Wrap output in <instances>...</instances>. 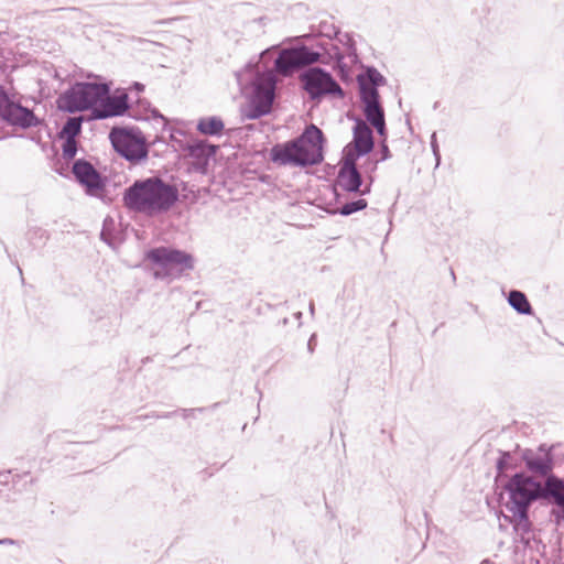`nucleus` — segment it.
Segmentation results:
<instances>
[{
	"label": "nucleus",
	"instance_id": "f257e3e1",
	"mask_svg": "<svg viewBox=\"0 0 564 564\" xmlns=\"http://www.w3.org/2000/svg\"><path fill=\"white\" fill-rule=\"evenodd\" d=\"M503 507L507 511L505 519L509 520L519 534L530 531L528 517L532 502L544 496V489L540 481L524 473L514 474L503 486Z\"/></svg>",
	"mask_w": 564,
	"mask_h": 564
},
{
	"label": "nucleus",
	"instance_id": "f03ea898",
	"mask_svg": "<svg viewBox=\"0 0 564 564\" xmlns=\"http://www.w3.org/2000/svg\"><path fill=\"white\" fill-rule=\"evenodd\" d=\"M177 199V191L158 177L138 181L124 194L126 205L154 215L167 210Z\"/></svg>",
	"mask_w": 564,
	"mask_h": 564
},
{
	"label": "nucleus",
	"instance_id": "7ed1b4c3",
	"mask_svg": "<svg viewBox=\"0 0 564 564\" xmlns=\"http://www.w3.org/2000/svg\"><path fill=\"white\" fill-rule=\"evenodd\" d=\"M322 143V131L316 126L311 124L300 138L273 147L271 159L281 165H314L323 160Z\"/></svg>",
	"mask_w": 564,
	"mask_h": 564
},
{
	"label": "nucleus",
	"instance_id": "20e7f679",
	"mask_svg": "<svg viewBox=\"0 0 564 564\" xmlns=\"http://www.w3.org/2000/svg\"><path fill=\"white\" fill-rule=\"evenodd\" d=\"M155 279L172 281L194 268L192 254L167 247L150 250L145 256Z\"/></svg>",
	"mask_w": 564,
	"mask_h": 564
},
{
	"label": "nucleus",
	"instance_id": "39448f33",
	"mask_svg": "<svg viewBox=\"0 0 564 564\" xmlns=\"http://www.w3.org/2000/svg\"><path fill=\"white\" fill-rule=\"evenodd\" d=\"M107 93L106 84L77 83L58 98V107L68 112L95 110Z\"/></svg>",
	"mask_w": 564,
	"mask_h": 564
},
{
	"label": "nucleus",
	"instance_id": "423d86ee",
	"mask_svg": "<svg viewBox=\"0 0 564 564\" xmlns=\"http://www.w3.org/2000/svg\"><path fill=\"white\" fill-rule=\"evenodd\" d=\"M115 150L129 161H140L148 155L143 133L137 128H113L109 134Z\"/></svg>",
	"mask_w": 564,
	"mask_h": 564
},
{
	"label": "nucleus",
	"instance_id": "0eeeda50",
	"mask_svg": "<svg viewBox=\"0 0 564 564\" xmlns=\"http://www.w3.org/2000/svg\"><path fill=\"white\" fill-rule=\"evenodd\" d=\"M319 56L318 52H314L304 45L283 48L275 59V70L281 75L288 76L301 67L317 62Z\"/></svg>",
	"mask_w": 564,
	"mask_h": 564
},
{
	"label": "nucleus",
	"instance_id": "6e6552de",
	"mask_svg": "<svg viewBox=\"0 0 564 564\" xmlns=\"http://www.w3.org/2000/svg\"><path fill=\"white\" fill-rule=\"evenodd\" d=\"M301 79L305 90L312 98H317L325 94L343 95L341 88L332 76L318 67L310 68L302 75Z\"/></svg>",
	"mask_w": 564,
	"mask_h": 564
},
{
	"label": "nucleus",
	"instance_id": "1a4fd4ad",
	"mask_svg": "<svg viewBox=\"0 0 564 564\" xmlns=\"http://www.w3.org/2000/svg\"><path fill=\"white\" fill-rule=\"evenodd\" d=\"M275 82L271 73L259 75L254 83L251 104L254 107L253 117H260L270 111L274 99Z\"/></svg>",
	"mask_w": 564,
	"mask_h": 564
},
{
	"label": "nucleus",
	"instance_id": "9d476101",
	"mask_svg": "<svg viewBox=\"0 0 564 564\" xmlns=\"http://www.w3.org/2000/svg\"><path fill=\"white\" fill-rule=\"evenodd\" d=\"M361 100L365 106L367 120L373 126L380 135L384 134L386 123L383 109L379 101L377 88L361 82Z\"/></svg>",
	"mask_w": 564,
	"mask_h": 564
},
{
	"label": "nucleus",
	"instance_id": "9b49d317",
	"mask_svg": "<svg viewBox=\"0 0 564 564\" xmlns=\"http://www.w3.org/2000/svg\"><path fill=\"white\" fill-rule=\"evenodd\" d=\"M337 182L340 187L348 192H358L360 194H366L370 191L369 184H367L365 188H361V176L356 167V159L351 156L344 155Z\"/></svg>",
	"mask_w": 564,
	"mask_h": 564
},
{
	"label": "nucleus",
	"instance_id": "f8f14e48",
	"mask_svg": "<svg viewBox=\"0 0 564 564\" xmlns=\"http://www.w3.org/2000/svg\"><path fill=\"white\" fill-rule=\"evenodd\" d=\"M373 148L371 129L364 121H357L354 128V140L344 149V155L358 159Z\"/></svg>",
	"mask_w": 564,
	"mask_h": 564
},
{
	"label": "nucleus",
	"instance_id": "ddd939ff",
	"mask_svg": "<svg viewBox=\"0 0 564 564\" xmlns=\"http://www.w3.org/2000/svg\"><path fill=\"white\" fill-rule=\"evenodd\" d=\"M128 109V96L123 91H117L110 96L109 91L99 101L94 110V117L98 119L121 116Z\"/></svg>",
	"mask_w": 564,
	"mask_h": 564
},
{
	"label": "nucleus",
	"instance_id": "4468645a",
	"mask_svg": "<svg viewBox=\"0 0 564 564\" xmlns=\"http://www.w3.org/2000/svg\"><path fill=\"white\" fill-rule=\"evenodd\" d=\"M73 173L78 182L87 188L89 194H98L101 188V180L89 163L82 161L76 162L73 166Z\"/></svg>",
	"mask_w": 564,
	"mask_h": 564
},
{
	"label": "nucleus",
	"instance_id": "2eb2a0df",
	"mask_svg": "<svg viewBox=\"0 0 564 564\" xmlns=\"http://www.w3.org/2000/svg\"><path fill=\"white\" fill-rule=\"evenodd\" d=\"M523 459L529 470L540 475H547L553 467L551 454L544 447H540L538 451H525Z\"/></svg>",
	"mask_w": 564,
	"mask_h": 564
},
{
	"label": "nucleus",
	"instance_id": "dca6fc26",
	"mask_svg": "<svg viewBox=\"0 0 564 564\" xmlns=\"http://www.w3.org/2000/svg\"><path fill=\"white\" fill-rule=\"evenodd\" d=\"M2 116L12 124L21 127H32L36 123V118L33 112L20 105L9 104L6 101L3 109L0 110Z\"/></svg>",
	"mask_w": 564,
	"mask_h": 564
},
{
	"label": "nucleus",
	"instance_id": "f3484780",
	"mask_svg": "<svg viewBox=\"0 0 564 564\" xmlns=\"http://www.w3.org/2000/svg\"><path fill=\"white\" fill-rule=\"evenodd\" d=\"M217 147L208 144L204 141H194L185 147V151L189 158L195 161V164L205 166L210 156L216 153Z\"/></svg>",
	"mask_w": 564,
	"mask_h": 564
},
{
	"label": "nucleus",
	"instance_id": "a211bd4d",
	"mask_svg": "<svg viewBox=\"0 0 564 564\" xmlns=\"http://www.w3.org/2000/svg\"><path fill=\"white\" fill-rule=\"evenodd\" d=\"M224 129V122L217 117L202 118L197 123V130L203 134H219Z\"/></svg>",
	"mask_w": 564,
	"mask_h": 564
},
{
	"label": "nucleus",
	"instance_id": "6ab92c4d",
	"mask_svg": "<svg viewBox=\"0 0 564 564\" xmlns=\"http://www.w3.org/2000/svg\"><path fill=\"white\" fill-rule=\"evenodd\" d=\"M509 304L520 314H530L531 305L525 295L520 291H511L508 297Z\"/></svg>",
	"mask_w": 564,
	"mask_h": 564
},
{
	"label": "nucleus",
	"instance_id": "aec40b11",
	"mask_svg": "<svg viewBox=\"0 0 564 564\" xmlns=\"http://www.w3.org/2000/svg\"><path fill=\"white\" fill-rule=\"evenodd\" d=\"M80 118H69L62 130V135L65 137V139H75L80 132Z\"/></svg>",
	"mask_w": 564,
	"mask_h": 564
},
{
	"label": "nucleus",
	"instance_id": "412c9836",
	"mask_svg": "<svg viewBox=\"0 0 564 564\" xmlns=\"http://www.w3.org/2000/svg\"><path fill=\"white\" fill-rule=\"evenodd\" d=\"M361 82L366 85H371L376 88V86L381 85L384 82L383 76L376 69H368L367 78H359V85L361 86Z\"/></svg>",
	"mask_w": 564,
	"mask_h": 564
},
{
	"label": "nucleus",
	"instance_id": "4be33fe9",
	"mask_svg": "<svg viewBox=\"0 0 564 564\" xmlns=\"http://www.w3.org/2000/svg\"><path fill=\"white\" fill-rule=\"evenodd\" d=\"M366 206H367V202L365 199L360 198L358 200L345 204L340 208V214L347 216V215H350V214H352L355 212H358V210H361V209L366 208Z\"/></svg>",
	"mask_w": 564,
	"mask_h": 564
},
{
	"label": "nucleus",
	"instance_id": "5701e85b",
	"mask_svg": "<svg viewBox=\"0 0 564 564\" xmlns=\"http://www.w3.org/2000/svg\"><path fill=\"white\" fill-rule=\"evenodd\" d=\"M63 154L67 159H72L76 154V143L75 139H66L63 147Z\"/></svg>",
	"mask_w": 564,
	"mask_h": 564
},
{
	"label": "nucleus",
	"instance_id": "b1692460",
	"mask_svg": "<svg viewBox=\"0 0 564 564\" xmlns=\"http://www.w3.org/2000/svg\"><path fill=\"white\" fill-rule=\"evenodd\" d=\"M431 148H432L433 154L435 156L436 166H437L440 164L441 155H440V149H438V144H437L436 133L435 132L431 135Z\"/></svg>",
	"mask_w": 564,
	"mask_h": 564
},
{
	"label": "nucleus",
	"instance_id": "393cba45",
	"mask_svg": "<svg viewBox=\"0 0 564 564\" xmlns=\"http://www.w3.org/2000/svg\"><path fill=\"white\" fill-rule=\"evenodd\" d=\"M507 458H509V455H505V456H503V458L498 463V469H499V475H498V477H499V478H501V477H502V474H503V469H505V465H506Z\"/></svg>",
	"mask_w": 564,
	"mask_h": 564
},
{
	"label": "nucleus",
	"instance_id": "a878e982",
	"mask_svg": "<svg viewBox=\"0 0 564 564\" xmlns=\"http://www.w3.org/2000/svg\"><path fill=\"white\" fill-rule=\"evenodd\" d=\"M0 545H19V542L10 538H4L0 539Z\"/></svg>",
	"mask_w": 564,
	"mask_h": 564
},
{
	"label": "nucleus",
	"instance_id": "bb28decb",
	"mask_svg": "<svg viewBox=\"0 0 564 564\" xmlns=\"http://www.w3.org/2000/svg\"><path fill=\"white\" fill-rule=\"evenodd\" d=\"M480 564H491L489 561H482Z\"/></svg>",
	"mask_w": 564,
	"mask_h": 564
},
{
	"label": "nucleus",
	"instance_id": "cd10ccee",
	"mask_svg": "<svg viewBox=\"0 0 564 564\" xmlns=\"http://www.w3.org/2000/svg\"><path fill=\"white\" fill-rule=\"evenodd\" d=\"M310 311L313 313V311H314V305L313 304H311Z\"/></svg>",
	"mask_w": 564,
	"mask_h": 564
},
{
	"label": "nucleus",
	"instance_id": "c85d7f7f",
	"mask_svg": "<svg viewBox=\"0 0 564 564\" xmlns=\"http://www.w3.org/2000/svg\"><path fill=\"white\" fill-rule=\"evenodd\" d=\"M373 170H376V163L372 164V166H371V171H373Z\"/></svg>",
	"mask_w": 564,
	"mask_h": 564
}]
</instances>
